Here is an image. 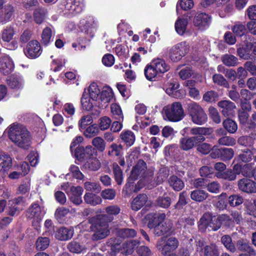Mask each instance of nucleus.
<instances>
[{"mask_svg": "<svg viewBox=\"0 0 256 256\" xmlns=\"http://www.w3.org/2000/svg\"><path fill=\"white\" fill-rule=\"evenodd\" d=\"M9 138L18 146L28 149L30 144V136L29 132L24 126L13 124L8 130Z\"/></svg>", "mask_w": 256, "mask_h": 256, "instance_id": "1", "label": "nucleus"}, {"mask_svg": "<svg viewBox=\"0 0 256 256\" xmlns=\"http://www.w3.org/2000/svg\"><path fill=\"white\" fill-rule=\"evenodd\" d=\"M212 132V129L208 128L196 127L191 128L190 130V133L194 136L181 138L180 142V146L184 150H190L195 144L204 141L206 138L204 136L210 135Z\"/></svg>", "mask_w": 256, "mask_h": 256, "instance_id": "2", "label": "nucleus"}, {"mask_svg": "<svg viewBox=\"0 0 256 256\" xmlns=\"http://www.w3.org/2000/svg\"><path fill=\"white\" fill-rule=\"evenodd\" d=\"M170 68V66L166 64L163 58H154L144 68V74L148 80H152L157 75L168 72Z\"/></svg>", "mask_w": 256, "mask_h": 256, "instance_id": "3", "label": "nucleus"}, {"mask_svg": "<svg viewBox=\"0 0 256 256\" xmlns=\"http://www.w3.org/2000/svg\"><path fill=\"white\" fill-rule=\"evenodd\" d=\"M162 114L164 120L172 122H179L184 116V110L179 102H174L164 106Z\"/></svg>", "mask_w": 256, "mask_h": 256, "instance_id": "4", "label": "nucleus"}, {"mask_svg": "<svg viewBox=\"0 0 256 256\" xmlns=\"http://www.w3.org/2000/svg\"><path fill=\"white\" fill-rule=\"evenodd\" d=\"M187 112L192 122L202 125L208 120V116L204 108L198 103L192 102L187 104Z\"/></svg>", "mask_w": 256, "mask_h": 256, "instance_id": "5", "label": "nucleus"}, {"mask_svg": "<svg viewBox=\"0 0 256 256\" xmlns=\"http://www.w3.org/2000/svg\"><path fill=\"white\" fill-rule=\"evenodd\" d=\"M107 216L102 215L96 222L92 224L90 226L91 230L94 232L92 236L94 240L102 239L107 236L110 234L107 222H104Z\"/></svg>", "mask_w": 256, "mask_h": 256, "instance_id": "6", "label": "nucleus"}, {"mask_svg": "<svg viewBox=\"0 0 256 256\" xmlns=\"http://www.w3.org/2000/svg\"><path fill=\"white\" fill-rule=\"evenodd\" d=\"M44 208L36 203H33L28 208L26 216L28 219L32 220V225L35 228L38 230L40 224L44 216Z\"/></svg>", "mask_w": 256, "mask_h": 256, "instance_id": "7", "label": "nucleus"}, {"mask_svg": "<svg viewBox=\"0 0 256 256\" xmlns=\"http://www.w3.org/2000/svg\"><path fill=\"white\" fill-rule=\"evenodd\" d=\"M189 46L186 42H180L169 50L170 59L174 62H178L188 53Z\"/></svg>", "mask_w": 256, "mask_h": 256, "instance_id": "8", "label": "nucleus"}, {"mask_svg": "<svg viewBox=\"0 0 256 256\" xmlns=\"http://www.w3.org/2000/svg\"><path fill=\"white\" fill-rule=\"evenodd\" d=\"M178 240L174 237H170L165 240L164 238L158 240L156 247L163 255L174 250L178 246Z\"/></svg>", "mask_w": 256, "mask_h": 256, "instance_id": "9", "label": "nucleus"}, {"mask_svg": "<svg viewBox=\"0 0 256 256\" xmlns=\"http://www.w3.org/2000/svg\"><path fill=\"white\" fill-rule=\"evenodd\" d=\"M218 218L216 216H212L208 213L204 214L199 221L198 227L200 230L204 231L206 228H211V230H216L220 228V222L218 221Z\"/></svg>", "mask_w": 256, "mask_h": 256, "instance_id": "10", "label": "nucleus"}, {"mask_svg": "<svg viewBox=\"0 0 256 256\" xmlns=\"http://www.w3.org/2000/svg\"><path fill=\"white\" fill-rule=\"evenodd\" d=\"M64 10L74 15L81 12L84 8L83 0H63Z\"/></svg>", "mask_w": 256, "mask_h": 256, "instance_id": "11", "label": "nucleus"}, {"mask_svg": "<svg viewBox=\"0 0 256 256\" xmlns=\"http://www.w3.org/2000/svg\"><path fill=\"white\" fill-rule=\"evenodd\" d=\"M42 52L40 44L36 40H30L27 44L24 54L30 58H36L38 57Z\"/></svg>", "mask_w": 256, "mask_h": 256, "instance_id": "12", "label": "nucleus"}, {"mask_svg": "<svg viewBox=\"0 0 256 256\" xmlns=\"http://www.w3.org/2000/svg\"><path fill=\"white\" fill-rule=\"evenodd\" d=\"M197 250L200 251V254L203 256H219L220 254L218 247L215 244L205 245L200 241L198 242Z\"/></svg>", "mask_w": 256, "mask_h": 256, "instance_id": "13", "label": "nucleus"}, {"mask_svg": "<svg viewBox=\"0 0 256 256\" xmlns=\"http://www.w3.org/2000/svg\"><path fill=\"white\" fill-rule=\"evenodd\" d=\"M113 98L114 93L112 88L108 86H104L98 98V106L106 108Z\"/></svg>", "mask_w": 256, "mask_h": 256, "instance_id": "14", "label": "nucleus"}, {"mask_svg": "<svg viewBox=\"0 0 256 256\" xmlns=\"http://www.w3.org/2000/svg\"><path fill=\"white\" fill-rule=\"evenodd\" d=\"M220 112L225 116H231L234 114L235 104L228 100H222L218 102Z\"/></svg>", "mask_w": 256, "mask_h": 256, "instance_id": "15", "label": "nucleus"}, {"mask_svg": "<svg viewBox=\"0 0 256 256\" xmlns=\"http://www.w3.org/2000/svg\"><path fill=\"white\" fill-rule=\"evenodd\" d=\"M15 12L16 8L14 5L10 4H6L2 12L0 13V24H4L10 21Z\"/></svg>", "mask_w": 256, "mask_h": 256, "instance_id": "16", "label": "nucleus"}, {"mask_svg": "<svg viewBox=\"0 0 256 256\" xmlns=\"http://www.w3.org/2000/svg\"><path fill=\"white\" fill-rule=\"evenodd\" d=\"M14 69V64L8 55L2 56L0 58V70L4 75L12 72Z\"/></svg>", "mask_w": 256, "mask_h": 256, "instance_id": "17", "label": "nucleus"}, {"mask_svg": "<svg viewBox=\"0 0 256 256\" xmlns=\"http://www.w3.org/2000/svg\"><path fill=\"white\" fill-rule=\"evenodd\" d=\"M211 18L206 13H198L196 14L194 20V24L200 29H204L209 26Z\"/></svg>", "mask_w": 256, "mask_h": 256, "instance_id": "18", "label": "nucleus"}, {"mask_svg": "<svg viewBox=\"0 0 256 256\" xmlns=\"http://www.w3.org/2000/svg\"><path fill=\"white\" fill-rule=\"evenodd\" d=\"M238 188L247 193L256 192V183L248 178H242L238 182Z\"/></svg>", "mask_w": 256, "mask_h": 256, "instance_id": "19", "label": "nucleus"}, {"mask_svg": "<svg viewBox=\"0 0 256 256\" xmlns=\"http://www.w3.org/2000/svg\"><path fill=\"white\" fill-rule=\"evenodd\" d=\"M138 244L139 242L136 240H131L124 242L122 246L120 244H116L115 246L118 250H120L122 254H131Z\"/></svg>", "mask_w": 256, "mask_h": 256, "instance_id": "20", "label": "nucleus"}, {"mask_svg": "<svg viewBox=\"0 0 256 256\" xmlns=\"http://www.w3.org/2000/svg\"><path fill=\"white\" fill-rule=\"evenodd\" d=\"M146 164L142 160H139L132 168L130 178L132 180H136L138 176H142L146 170Z\"/></svg>", "mask_w": 256, "mask_h": 256, "instance_id": "21", "label": "nucleus"}, {"mask_svg": "<svg viewBox=\"0 0 256 256\" xmlns=\"http://www.w3.org/2000/svg\"><path fill=\"white\" fill-rule=\"evenodd\" d=\"M172 228V224L170 222H160L153 228L154 232L156 235L160 236L170 232Z\"/></svg>", "mask_w": 256, "mask_h": 256, "instance_id": "22", "label": "nucleus"}, {"mask_svg": "<svg viewBox=\"0 0 256 256\" xmlns=\"http://www.w3.org/2000/svg\"><path fill=\"white\" fill-rule=\"evenodd\" d=\"M83 192V189L81 186H72L70 198L72 202L76 204H80L82 200L81 196Z\"/></svg>", "mask_w": 256, "mask_h": 256, "instance_id": "23", "label": "nucleus"}, {"mask_svg": "<svg viewBox=\"0 0 256 256\" xmlns=\"http://www.w3.org/2000/svg\"><path fill=\"white\" fill-rule=\"evenodd\" d=\"M8 86L14 89L19 90L22 88L24 86V80L20 76L12 75L7 80Z\"/></svg>", "mask_w": 256, "mask_h": 256, "instance_id": "24", "label": "nucleus"}, {"mask_svg": "<svg viewBox=\"0 0 256 256\" xmlns=\"http://www.w3.org/2000/svg\"><path fill=\"white\" fill-rule=\"evenodd\" d=\"M74 234L72 230L66 228H60L56 232V238L60 240H66L72 238Z\"/></svg>", "mask_w": 256, "mask_h": 256, "instance_id": "25", "label": "nucleus"}, {"mask_svg": "<svg viewBox=\"0 0 256 256\" xmlns=\"http://www.w3.org/2000/svg\"><path fill=\"white\" fill-rule=\"evenodd\" d=\"M81 104L84 110H90L94 106H98V102L92 101L88 94L84 92L81 98Z\"/></svg>", "mask_w": 256, "mask_h": 256, "instance_id": "26", "label": "nucleus"}, {"mask_svg": "<svg viewBox=\"0 0 256 256\" xmlns=\"http://www.w3.org/2000/svg\"><path fill=\"white\" fill-rule=\"evenodd\" d=\"M148 200V196L145 194H140L135 198L132 203V208L134 210H138L142 208Z\"/></svg>", "mask_w": 256, "mask_h": 256, "instance_id": "27", "label": "nucleus"}, {"mask_svg": "<svg viewBox=\"0 0 256 256\" xmlns=\"http://www.w3.org/2000/svg\"><path fill=\"white\" fill-rule=\"evenodd\" d=\"M12 166V160L8 154H0V172L7 171Z\"/></svg>", "mask_w": 256, "mask_h": 256, "instance_id": "28", "label": "nucleus"}, {"mask_svg": "<svg viewBox=\"0 0 256 256\" xmlns=\"http://www.w3.org/2000/svg\"><path fill=\"white\" fill-rule=\"evenodd\" d=\"M190 198L196 202H202L207 198L208 194L202 190H195L190 193Z\"/></svg>", "mask_w": 256, "mask_h": 256, "instance_id": "29", "label": "nucleus"}, {"mask_svg": "<svg viewBox=\"0 0 256 256\" xmlns=\"http://www.w3.org/2000/svg\"><path fill=\"white\" fill-rule=\"evenodd\" d=\"M168 183L174 190L178 192L182 190L184 186L183 181L176 176H170L168 179Z\"/></svg>", "mask_w": 256, "mask_h": 256, "instance_id": "30", "label": "nucleus"}, {"mask_svg": "<svg viewBox=\"0 0 256 256\" xmlns=\"http://www.w3.org/2000/svg\"><path fill=\"white\" fill-rule=\"evenodd\" d=\"M120 137L128 146H132L135 142V135L130 130H126L122 132Z\"/></svg>", "mask_w": 256, "mask_h": 256, "instance_id": "31", "label": "nucleus"}, {"mask_svg": "<svg viewBox=\"0 0 256 256\" xmlns=\"http://www.w3.org/2000/svg\"><path fill=\"white\" fill-rule=\"evenodd\" d=\"M84 202L92 206H96L102 202L100 196L92 193H86L84 197Z\"/></svg>", "mask_w": 256, "mask_h": 256, "instance_id": "32", "label": "nucleus"}, {"mask_svg": "<svg viewBox=\"0 0 256 256\" xmlns=\"http://www.w3.org/2000/svg\"><path fill=\"white\" fill-rule=\"evenodd\" d=\"M89 97L90 98L92 101L96 102H98V98H100V92L98 86L96 83L90 84L88 88Z\"/></svg>", "mask_w": 256, "mask_h": 256, "instance_id": "33", "label": "nucleus"}, {"mask_svg": "<svg viewBox=\"0 0 256 256\" xmlns=\"http://www.w3.org/2000/svg\"><path fill=\"white\" fill-rule=\"evenodd\" d=\"M14 34V28L11 26H6L2 32L1 38L4 42H10L12 40Z\"/></svg>", "mask_w": 256, "mask_h": 256, "instance_id": "34", "label": "nucleus"}, {"mask_svg": "<svg viewBox=\"0 0 256 256\" xmlns=\"http://www.w3.org/2000/svg\"><path fill=\"white\" fill-rule=\"evenodd\" d=\"M236 248L240 251H246L250 253V256H255L254 250L250 247L246 240L240 239L238 240Z\"/></svg>", "mask_w": 256, "mask_h": 256, "instance_id": "35", "label": "nucleus"}, {"mask_svg": "<svg viewBox=\"0 0 256 256\" xmlns=\"http://www.w3.org/2000/svg\"><path fill=\"white\" fill-rule=\"evenodd\" d=\"M187 24V19L178 18L175 22L176 32L179 34L182 35L186 32Z\"/></svg>", "mask_w": 256, "mask_h": 256, "instance_id": "36", "label": "nucleus"}, {"mask_svg": "<svg viewBox=\"0 0 256 256\" xmlns=\"http://www.w3.org/2000/svg\"><path fill=\"white\" fill-rule=\"evenodd\" d=\"M42 42L47 45L53 40V34L52 29L49 27H46L42 30Z\"/></svg>", "mask_w": 256, "mask_h": 256, "instance_id": "37", "label": "nucleus"}, {"mask_svg": "<svg viewBox=\"0 0 256 256\" xmlns=\"http://www.w3.org/2000/svg\"><path fill=\"white\" fill-rule=\"evenodd\" d=\"M221 60L223 64L228 66H234L238 64V58L233 55L226 54L222 56Z\"/></svg>", "mask_w": 256, "mask_h": 256, "instance_id": "38", "label": "nucleus"}, {"mask_svg": "<svg viewBox=\"0 0 256 256\" xmlns=\"http://www.w3.org/2000/svg\"><path fill=\"white\" fill-rule=\"evenodd\" d=\"M123 148L121 144L114 143L108 148V154L112 156H119L122 155Z\"/></svg>", "mask_w": 256, "mask_h": 256, "instance_id": "39", "label": "nucleus"}, {"mask_svg": "<svg viewBox=\"0 0 256 256\" xmlns=\"http://www.w3.org/2000/svg\"><path fill=\"white\" fill-rule=\"evenodd\" d=\"M80 24V27L83 28L84 30L88 31L91 28H94L96 24L92 18H89L86 20H81Z\"/></svg>", "mask_w": 256, "mask_h": 256, "instance_id": "40", "label": "nucleus"}, {"mask_svg": "<svg viewBox=\"0 0 256 256\" xmlns=\"http://www.w3.org/2000/svg\"><path fill=\"white\" fill-rule=\"evenodd\" d=\"M84 166L92 170H97L100 167V162L96 158H89L85 163Z\"/></svg>", "mask_w": 256, "mask_h": 256, "instance_id": "41", "label": "nucleus"}, {"mask_svg": "<svg viewBox=\"0 0 256 256\" xmlns=\"http://www.w3.org/2000/svg\"><path fill=\"white\" fill-rule=\"evenodd\" d=\"M69 212V209L64 207H60L56 208L54 216L58 222H62L64 221V218L68 215Z\"/></svg>", "mask_w": 256, "mask_h": 256, "instance_id": "42", "label": "nucleus"}, {"mask_svg": "<svg viewBox=\"0 0 256 256\" xmlns=\"http://www.w3.org/2000/svg\"><path fill=\"white\" fill-rule=\"evenodd\" d=\"M111 112L116 119L121 121L123 120L124 116L120 107L116 104L111 105Z\"/></svg>", "mask_w": 256, "mask_h": 256, "instance_id": "43", "label": "nucleus"}, {"mask_svg": "<svg viewBox=\"0 0 256 256\" xmlns=\"http://www.w3.org/2000/svg\"><path fill=\"white\" fill-rule=\"evenodd\" d=\"M221 242L228 250L232 252L235 251L236 248L234 244L232 242L230 236L228 235L222 236L221 238Z\"/></svg>", "mask_w": 256, "mask_h": 256, "instance_id": "44", "label": "nucleus"}, {"mask_svg": "<svg viewBox=\"0 0 256 256\" xmlns=\"http://www.w3.org/2000/svg\"><path fill=\"white\" fill-rule=\"evenodd\" d=\"M92 144L100 152H102L106 148V144L101 137L94 138L92 140Z\"/></svg>", "mask_w": 256, "mask_h": 256, "instance_id": "45", "label": "nucleus"}, {"mask_svg": "<svg viewBox=\"0 0 256 256\" xmlns=\"http://www.w3.org/2000/svg\"><path fill=\"white\" fill-rule=\"evenodd\" d=\"M50 244V240L47 237H40L37 240L36 246L38 250H44L46 249Z\"/></svg>", "mask_w": 256, "mask_h": 256, "instance_id": "46", "label": "nucleus"}, {"mask_svg": "<svg viewBox=\"0 0 256 256\" xmlns=\"http://www.w3.org/2000/svg\"><path fill=\"white\" fill-rule=\"evenodd\" d=\"M213 82L220 86H223L225 88H228L229 84L226 80L220 74H214L212 76Z\"/></svg>", "mask_w": 256, "mask_h": 256, "instance_id": "47", "label": "nucleus"}, {"mask_svg": "<svg viewBox=\"0 0 256 256\" xmlns=\"http://www.w3.org/2000/svg\"><path fill=\"white\" fill-rule=\"evenodd\" d=\"M224 128L230 133H234L237 130L236 124L230 119H226L223 122Z\"/></svg>", "mask_w": 256, "mask_h": 256, "instance_id": "48", "label": "nucleus"}, {"mask_svg": "<svg viewBox=\"0 0 256 256\" xmlns=\"http://www.w3.org/2000/svg\"><path fill=\"white\" fill-rule=\"evenodd\" d=\"M210 117L216 124H220L221 118L217 109L213 106H210L208 110Z\"/></svg>", "mask_w": 256, "mask_h": 256, "instance_id": "49", "label": "nucleus"}, {"mask_svg": "<svg viewBox=\"0 0 256 256\" xmlns=\"http://www.w3.org/2000/svg\"><path fill=\"white\" fill-rule=\"evenodd\" d=\"M194 5L192 0H179L176 5V11L180 6L184 10H187L193 8Z\"/></svg>", "mask_w": 256, "mask_h": 256, "instance_id": "50", "label": "nucleus"}, {"mask_svg": "<svg viewBox=\"0 0 256 256\" xmlns=\"http://www.w3.org/2000/svg\"><path fill=\"white\" fill-rule=\"evenodd\" d=\"M216 176L219 178H222L229 180H234L236 178V174L232 170H228L223 172H218Z\"/></svg>", "mask_w": 256, "mask_h": 256, "instance_id": "51", "label": "nucleus"}, {"mask_svg": "<svg viewBox=\"0 0 256 256\" xmlns=\"http://www.w3.org/2000/svg\"><path fill=\"white\" fill-rule=\"evenodd\" d=\"M226 198L227 195L226 193H222L218 196V200L216 204V206L220 210H223L226 208L227 206Z\"/></svg>", "mask_w": 256, "mask_h": 256, "instance_id": "52", "label": "nucleus"}, {"mask_svg": "<svg viewBox=\"0 0 256 256\" xmlns=\"http://www.w3.org/2000/svg\"><path fill=\"white\" fill-rule=\"evenodd\" d=\"M84 186L88 191L98 192L101 190L100 184L95 182H86L84 183Z\"/></svg>", "mask_w": 256, "mask_h": 256, "instance_id": "53", "label": "nucleus"}, {"mask_svg": "<svg viewBox=\"0 0 256 256\" xmlns=\"http://www.w3.org/2000/svg\"><path fill=\"white\" fill-rule=\"evenodd\" d=\"M70 173L66 174V176L71 175L76 178L81 180L84 176L80 172L78 167L75 165H72L70 168Z\"/></svg>", "mask_w": 256, "mask_h": 256, "instance_id": "54", "label": "nucleus"}, {"mask_svg": "<svg viewBox=\"0 0 256 256\" xmlns=\"http://www.w3.org/2000/svg\"><path fill=\"white\" fill-rule=\"evenodd\" d=\"M234 156V152L231 148H221L220 156L223 160H229L232 158Z\"/></svg>", "mask_w": 256, "mask_h": 256, "instance_id": "55", "label": "nucleus"}, {"mask_svg": "<svg viewBox=\"0 0 256 256\" xmlns=\"http://www.w3.org/2000/svg\"><path fill=\"white\" fill-rule=\"evenodd\" d=\"M112 124L111 120L108 116H103L98 120L100 128L102 130H105L108 129Z\"/></svg>", "mask_w": 256, "mask_h": 256, "instance_id": "56", "label": "nucleus"}, {"mask_svg": "<svg viewBox=\"0 0 256 256\" xmlns=\"http://www.w3.org/2000/svg\"><path fill=\"white\" fill-rule=\"evenodd\" d=\"M243 200L242 196L237 194L230 196L228 198V203L232 206H236L241 204Z\"/></svg>", "mask_w": 256, "mask_h": 256, "instance_id": "57", "label": "nucleus"}, {"mask_svg": "<svg viewBox=\"0 0 256 256\" xmlns=\"http://www.w3.org/2000/svg\"><path fill=\"white\" fill-rule=\"evenodd\" d=\"M157 204L162 208H168L171 204L170 198L168 196H160L156 200Z\"/></svg>", "mask_w": 256, "mask_h": 256, "instance_id": "58", "label": "nucleus"}, {"mask_svg": "<svg viewBox=\"0 0 256 256\" xmlns=\"http://www.w3.org/2000/svg\"><path fill=\"white\" fill-rule=\"evenodd\" d=\"M99 132V128L96 124L88 126L84 131V134L87 138H91L97 135Z\"/></svg>", "mask_w": 256, "mask_h": 256, "instance_id": "59", "label": "nucleus"}, {"mask_svg": "<svg viewBox=\"0 0 256 256\" xmlns=\"http://www.w3.org/2000/svg\"><path fill=\"white\" fill-rule=\"evenodd\" d=\"M218 142L220 145L233 146L236 144V140L230 136H225L220 138Z\"/></svg>", "mask_w": 256, "mask_h": 256, "instance_id": "60", "label": "nucleus"}, {"mask_svg": "<svg viewBox=\"0 0 256 256\" xmlns=\"http://www.w3.org/2000/svg\"><path fill=\"white\" fill-rule=\"evenodd\" d=\"M218 98V95L216 92L213 90L206 92L203 96V100L208 102H214Z\"/></svg>", "mask_w": 256, "mask_h": 256, "instance_id": "61", "label": "nucleus"}, {"mask_svg": "<svg viewBox=\"0 0 256 256\" xmlns=\"http://www.w3.org/2000/svg\"><path fill=\"white\" fill-rule=\"evenodd\" d=\"M69 250L74 253L79 254L82 252L84 248L76 242H72L68 246Z\"/></svg>", "mask_w": 256, "mask_h": 256, "instance_id": "62", "label": "nucleus"}, {"mask_svg": "<svg viewBox=\"0 0 256 256\" xmlns=\"http://www.w3.org/2000/svg\"><path fill=\"white\" fill-rule=\"evenodd\" d=\"M188 193L186 191H183L180 194L179 200L175 206L176 208H180L188 204L186 198Z\"/></svg>", "mask_w": 256, "mask_h": 256, "instance_id": "63", "label": "nucleus"}, {"mask_svg": "<svg viewBox=\"0 0 256 256\" xmlns=\"http://www.w3.org/2000/svg\"><path fill=\"white\" fill-rule=\"evenodd\" d=\"M232 30L236 36H239L244 35L246 30L244 25L240 24L234 25Z\"/></svg>", "mask_w": 256, "mask_h": 256, "instance_id": "64", "label": "nucleus"}]
</instances>
